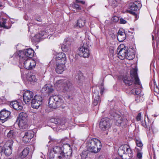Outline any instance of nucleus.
<instances>
[{
  "mask_svg": "<svg viewBox=\"0 0 159 159\" xmlns=\"http://www.w3.org/2000/svg\"><path fill=\"white\" fill-rule=\"evenodd\" d=\"M153 155H154V159H155V152H154V150H153Z\"/></svg>",
  "mask_w": 159,
  "mask_h": 159,
  "instance_id": "nucleus-57",
  "label": "nucleus"
},
{
  "mask_svg": "<svg viewBox=\"0 0 159 159\" xmlns=\"http://www.w3.org/2000/svg\"><path fill=\"white\" fill-rule=\"evenodd\" d=\"M35 19L37 21L39 22H41L42 20V19L40 17L38 18L37 17H36L35 18Z\"/></svg>",
  "mask_w": 159,
  "mask_h": 159,
  "instance_id": "nucleus-56",
  "label": "nucleus"
},
{
  "mask_svg": "<svg viewBox=\"0 0 159 159\" xmlns=\"http://www.w3.org/2000/svg\"><path fill=\"white\" fill-rule=\"evenodd\" d=\"M69 141V139L67 138H65L62 139L61 142L63 143L62 147H61L59 146V145H57L53 149H64L65 148L72 149V148L71 145L68 143Z\"/></svg>",
  "mask_w": 159,
  "mask_h": 159,
  "instance_id": "nucleus-13",
  "label": "nucleus"
},
{
  "mask_svg": "<svg viewBox=\"0 0 159 159\" xmlns=\"http://www.w3.org/2000/svg\"><path fill=\"white\" fill-rule=\"evenodd\" d=\"M110 120L107 118H103L101 120L99 126L102 130L105 131L109 129L110 127Z\"/></svg>",
  "mask_w": 159,
  "mask_h": 159,
  "instance_id": "nucleus-10",
  "label": "nucleus"
},
{
  "mask_svg": "<svg viewBox=\"0 0 159 159\" xmlns=\"http://www.w3.org/2000/svg\"><path fill=\"white\" fill-rule=\"evenodd\" d=\"M89 46L87 43L81 44L79 48V55L84 57H88L90 55Z\"/></svg>",
  "mask_w": 159,
  "mask_h": 159,
  "instance_id": "nucleus-5",
  "label": "nucleus"
},
{
  "mask_svg": "<svg viewBox=\"0 0 159 159\" xmlns=\"http://www.w3.org/2000/svg\"><path fill=\"white\" fill-rule=\"evenodd\" d=\"M4 7L3 3L0 1V8L1 9L3 8Z\"/></svg>",
  "mask_w": 159,
  "mask_h": 159,
  "instance_id": "nucleus-54",
  "label": "nucleus"
},
{
  "mask_svg": "<svg viewBox=\"0 0 159 159\" xmlns=\"http://www.w3.org/2000/svg\"><path fill=\"white\" fill-rule=\"evenodd\" d=\"M24 63V66L26 69L31 70L34 68L36 65V62L30 59H27Z\"/></svg>",
  "mask_w": 159,
  "mask_h": 159,
  "instance_id": "nucleus-11",
  "label": "nucleus"
},
{
  "mask_svg": "<svg viewBox=\"0 0 159 159\" xmlns=\"http://www.w3.org/2000/svg\"><path fill=\"white\" fill-rule=\"evenodd\" d=\"M18 125L19 128L21 129H27L28 127L27 124V120H18Z\"/></svg>",
  "mask_w": 159,
  "mask_h": 159,
  "instance_id": "nucleus-26",
  "label": "nucleus"
},
{
  "mask_svg": "<svg viewBox=\"0 0 159 159\" xmlns=\"http://www.w3.org/2000/svg\"><path fill=\"white\" fill-rule=\"evenodd\" d=\"M127 54L125 57L129 60L133 59L135 57L134 53H131L130 52H128V51Z\"/></svg>",
  "mask_w": 159,
  "mask_h": 159,
  "instance_id": "nucleus-36",
  "label": "nucleus"
},
{
  "mask_svg": "<svg viewBox=\"0 0 159 159\" xmlns=\"http://www.w3.org/2000/svg\"><path fill=\"white\" fill-rule=\"evenodd\" d=\"M64 84V87L63 89L64 92L70 91L72 88V84L69 80H65Z\"/></svg>",
  "mask_w": 159,
  "mask_h": 159,
  "instance_id": "nucleus-23",
  "label": "nucleus"
},
{
  "mask_svg": "<svg viewBox=\"0 0 159 159\" xmlns=\"http://www.w3.org/2000/svg\"><path fill=\"white\" fill-rule=\"evenodd\" d=\"M27 79L30 82H35L37 80L35 75L31 74L28 75Z\"/></svg>",
  "mask_w": 159,
  "mask_h": 159,
  "instance_id": "nucleus-33",
  "label": "nucleus"
},
{
  "mask_svg": "<svg viewBox=\"0 0 159 159\" xmlns=\"http://www.w3.org/2000/svg\"><path fill=\"white\" fill-rule=\"evenodd\" d=\"M85 23V19L84 18H82L78 20L77 25L80 28H81L84 25Z\"/></svg>",
  "mask_w": 159,
  "mask_h": 159,
  "instance_id": "nucleus-30",
  "label": "nucleus"
},
{
  "mask_svg": "<svg viewBox=\"0 0 159 159\" xmlns=\"http://www.w3.org/2000/svg\"><path fill=\"white\" fill-rule=\"evenodd\" d=\"M10 106L16 110H20L22 109L21 103L16 101L11 102L10 103Z\"/></svg>",
  "mask_w": 159,
  "mask_h": 159,
  "instance_id": "nucleus-22",
  "label": "nucleus"
},
{
  "mask_svg": "<svg viewBox=\"0 0 159 159\" xmlns=\"http://www.w3.org/2000/svg\"><path fill=\"white\" fill-rule=\"evenodd\" d=\"M128 51L125 48H121L119 47L117 49V52L119 58L121 60L123 59L126 56Z\"/></svg>",
  "mask_w": 159,
  "mask_h": 159,
  "instance_id": "nucleus-20",
  "label": "nucleus"
},
{
  "mask_svg": "<svg viewBox=\"0 0 159 159\" xmlns=\"http://www.w3.org/2000/svg\"><path fill=\"white\" fill-rule=\"evenodd\" d=\"M134 80L132 79V78H130L127 76H125L123 78V80L125 84L127 86H129L133 84V81Z\"/></svg>",
  "mask_w": 159,
  "mask_h": 159,
  "instance_id": "nucleus-27",
  "label": "nucleus"
},
{
  "mask_svg": "<svg viewBox=\"0 0 159 159\" xmlns=\"http://www.w3.org/2000/svg\"><path fill=\"white\" fill-rule=\"evenodd\" d=\"M34 50L31 48H29L20 52L18 55L20 58V62L22 60H25L28 57H32L34 55Z\"/></svg>",
  "mask_w": 159,
  "mask_h": 159,
  "instance_id": "nucleus-4",
  "label": "nucleus"
},
{
  "mask_svg": "<svg viewBox=\"0 0 159 159\" xmlns=\"http://www.w3.org/2000/svg\"><path fill=\"white\" fill-rule=\"evenodd\" d=\"M142 6V5L139 1H135L130 3L129 9L127 10V12L135 16L136 19L137 20L139 18L138 15L134 11H139Z\"/></svg>",
  "mask_w": 159,
  "mask_h": 159,
  "instance_id": "nucleus-2",
  "label": "nucleus"
},
{
  "mask_svg": "<svg viewBox=\"0 0 159 159\" xmlns=\"http://www.w3.org/2000/svg\"><path fill=\"white\" fill-rule=\"evenodd\" d=\"M136 144L137 146L141 148L143 146V144L142 142L139 140H137L136 141Z\"/></svg>",
  "mask_w": 159,
  "mask_h": 159,
  "instance_id": "nucleus-44",
  "label": "nucleus"
},
{
  "mask_svg": "<svg viewBox=\"0 0 159 159\" xmlns=\"http://www.w3.org/2000/svg\"><path fill=\"white\" fill-rule=\"evenodd\" d=\"M42 98L40 96L35 95L32 99L31 106L34 108L38 109L42 104Z\"/></svg>",
  "mask_w": 159,
  "mask_h": 159,
  "instance_id": "nucleus-7",
  "label": "nucleus"
},
{
  "mask_svg": "<svg viewBox=\"0 0 159 159\" xmlns=\"http://www.w3.org/2000/svg\"><path fill=\"white\" fill-rule=\"evenodd\" d=\"M93 97L94 99L93 104L94 106H96L100 102V100L99 99V97L98 95V91L97 90L95 92V90L94 91Z\"/></svg>",
  "mask_w": 159,
  "mask_h": 159,
  "instance_id": "nucleus-24",
  "label": "nucleus"
},
{
  "mask_svg": "<svg viewBox=\"0 0 159 159\" xmlns=\"http://www.w3.org/2000/svg\"><path fill=\"white\" fill-rule=\"evenodd\" d=\"M34 93L32 91L27 90L25 91L23 95V100L25 103L29 104L31 103V101L33 99Z\"/></svg>",
  "mask_w": 159,
  "mask_h": 159,
  "instance_id": "nucleus-9",
  "label": "nucleus"
},
{
  "mask_svg": "<svg viewBox=\"0 0 159 159\" xmlns=\"http://www.w3.org/2000/svg\"><path fill=\"white\" fill-rule=\"evenodd\" d=\"M60 153L62 157H64L66 159H70L72 156V150H65V151H62L61 150L60 151Z\"/></svg>",
  "mask_w": 159,
  "mask_h": 159,
  "instance_id": "nucleus-21",
  "label": "nucleus"
},
{
  "mask_svg": "<svg viewBox=\"0 0 159 159\" xmlns=\"http://www.w3.org/2000/svg\"><path fill=\"white\" fill-rule=\"evenodd\" d=\"M152 40H153L154 39V36L153 35H152Z\"/></svg>",
  "mask_w": 159,
  "mask_h": 159,
  "instance_id": "nucleus-59",
  "label": "nucleus"
},
{
  "mask_svg": "<svg viewBox=\"0 0 159 159\" xmlns=\"http://www.w3.org/2000/svg\"><path fill=\"white\" fill-rule=\"evenodd\" d=\"M27 114L22 112L19 114L18 120H27Z\"/></svg>",
  "mask_w": 159,
  "mask_h": 159,
  "instance_id": "nucleus-29",
  "label": "nucleus"
},
{
  "mask_svg": "<svg viewBox=\"0 0 159 159\" xmlns=\"http://www.w3.org/2000/svg\"><path fill=\"white\" fill-rule=\"evenodd\" d=\"M70 42L69 41V39H65L62 45L61 46V49L62 51L67 52L70 50Z\"/></svg>",
  "mask_w": 159,
  "mask_h": 159,
  "instance_id": "nucleus-18",
  "label": "nucleus"
},
{
  "mask_svg": "<svg viewBox=\"0 0 159 159\" xmlns=\"http://www.w3.org/2000/svg\"><path fill=\"white\" fill-rule=\"evenodd\" d=\"M118 41L120 42H122L126 38V34L125 30L123 29H120L117 34Z\"/></svg>",
  "mask_w": 159,
  "mask_h": 159,
  "instance_id": "nucleus-19",
  "label": "nucleus"
},
{
  "mask_svg": "<svg viewBox=\"0 0 159 159\" xmlns=\"http://www.w3.org/2000/svg\"><path fill=\"white\" fill-rule=\"evenodd\" d=\"M137 70L135 69H134L130 71V75L132 79L134 80V82L133 84L134 86H138V88H141V84L140 83L139 78L137 74Z\"/></svg>",
  "mask_w": 159,
  "mask_h": 159,
  "instance_id": "nucleus-8",
  "label": "nucleus"
},
{
  "mask_svg": "<svg viewBox=\"0 0 159 159\" xmlns=\"http://www.w3.org/2000/svg\"><path fill=\"white\" fill-rule=\"evenodd\" d=\"M55 123L56 124L60 125H63L65 123V122L63 121H61L60 120L58 119L55 122Z\"/></svg>",
  "mask_w": 159,
  "mask_h": 159,
  "instance_id": "nucleus-43",
  "label": "nucleus"
},
{
  "mask_svg": "<svg viewBox=\"0 0 159 159\" xmlns=\"http://www.w3.org/2000/svg\"><path fill=\"white\" fill-rule=\"evenodd\" d=\"M65 80H59L57 81L55 84V85L58 89L59 88V90L63 91V88L64 87V84Z\"/></svg>",
  "mask_w": 159,
  "mask_h": 159,
  "instance_id": "nucleus-25",
  "label": "nucleus"
},
{
  "mask_svg": "<svg viewBox=\"0 0 159 159\" xmlns=\"http://www.w3.org/2000/svg\"><path fill=\"white\" fill-rule=\"evenodd\" d=\"M29 153V150H23L20 154L22 158H24L25 157L28 155Z\"/></svg>",
  "mask_w": 159,
  "mask_h": 159,
  "instance_id": "nucleus-38",
  "label": "nucleus"
},
{
  "mask_svg": "<svg viewBox=\"0 0 159 159\" xmlns=\"http://www.w3.org/2000/svg\"><path fill=\"white\" fill-rule=\"evenodd\" d=\"M111 20L113 21L116 22L119 20V18L118 17L114 16L112 18Z\"/></svg>",
  "mask_w": 159,
  "mask_h": 159,
  "instance_id": "nucleus-45",
  "label": "nucleus"
},
{
  "mask_svg": "<svg viewBox=\"0 0 159 159\" xmlns=\"http://www.w3.org/2000/svg\"><path fill=\"white\" fill-rule=\"evenodd\" d=\"M120 148H122L123 149H129L130 147L128 145L125 144L123 146H121Z\"/></svg>",
  "mask_w": 159,
  "mask_h": 159,
  "instance_id": "nucleus-46",
  "label": "nucleus"
},
{
  "mask_svg": "<svg viewBox=\"0 0 159 159\" xmlns=\"http://www.w3.org/2000/svg\"><path fill=\"white\" fill-rule=\"evenodd\" d=\"M98 159H103L102 157H99Z\"/></svg>",
  "mask_w": 159,
  "mask_h": 159,
  "instance_id": "nucleus-61",
  "label": "nucleus"
},
{
  "mask_svg": "<svg viewBox=\"0 0 159 159\" xmlns=\"http://www.w3.org/2000/svg\"><path fill=\"white\" fill-rule=\"evenodd\" d=\"M59 99L57 96H54L51 97L49 99L48 104L51 108H55L56 105L59 102Z\"/></svg>",
  "mask_w": 159,
  "mask_h": 159,
  "instance_id": "nucleus-14",
  "label": "nucleus"
},
{
  "mask_svg": "<svg viewBox=\"0 0 159 159\" xmlns=\"http://www.w3.org/2000/svg\"><path fill=\"white\" fill-rule=\"evenodd\" d=\"M100 150H92L91 151V152L96 153H97Z\"/></svg>",
  "mask_w": 159,
  "mask_h": 159,
  "instance_id": "nucleus-53",
  "label": "nucleus"
},
{
  "mask_svg": "<svg viewBox=\"0 0 159 159\" xmlns=\"http://www.w3.org/2000/svg\"><path fill=\"white\" fill-rule=\"evenodd\" d=\"M141 112L139 113L137 115L136 119L138 121L140 120L141 119Z\"/></svg>",
  "mask_w": 159,
  "mask_h": 159,
  "instance_id": "nucleus-47",
  "label": "nucleus"
},
{
  "mask_svg": "<svg viewBox=\"0 0 159 159\" xmlns=\"http://www.w3.org/2000/svg\"><path fill=\"white\" fill-rule=\"evenodd\" d=\"M125 158L123 159H129L133 156V153L132 150H125Z\"/></svg>",
  "mask_w": 159,
  "mask_h": 159,
  "instance_id": "nucleus-28",
  "label": "nucleus"
},
{
  "mask_svg": "<svg viewBox=\"0 0 159 159\" xmlns=\"http://www.w3.org/2000/svg\"><path fill=\"white\" fill-rule=\"evenodd\" d=\"M134 88L131 90V93L134 95H136L135 101L137 102H142L144 100L143 95L141 94L140 88H138V86H134Z\"/></svg>",
  "mask_w": 159,
  "mask_h": 159,
  "instance_id": "nucleus-6",
  "label": "nucleus"
},
{
  "mask_svg": "<svg viewBox=\"0 0 159 159\" xmlns=\"http://www.w3.org/2000/svg\"><path fill=\"white\" fill-rule=\"evenodd\" d=\"M156 88H157V89H158V87H157V86H156Z\"/></svg>",
  "mask_w": 159,
  "mask_h": 159,
  "instance_id": "nucleus-64",
  "label": "nucleus"
},
{
  "mask_svg": "<svg viewBox=\"0 0 159 159\" xmlns=\"http://www.w3.org/2000/svg\"><path fill=\"white\" fill-rule=\"evenodd\" d=\"M73 7L74 8H76L78 11H79L81 10L79 5L77 3H74L73 5Z\"/></svg>",
  "mask_w": 159,
  "mask_h": 159,
  "instance_id": "nucleus-42",
  "label": "nucleus"
},
{
  "mask_svg": "<svg viewBox=\"0 0 159 159\" xmlns=\"http://www.w3.org/2000/svg\"><path fill=\"white\" fill-rule=\"evenodd\" d=\"M45 33H45L44 32H42L38 34L37 35H39V37L41 38L42 37L44 36V35H45Z\"/></svg>",
  "mask_w": 159,
  "mask_h": 159,
  "instance_id": "nucleus-49",
  "label": "nucleus"
},
{
  "mask_svg": "<svg viewBox=\"0 0 159 159\" xmlns=\"http://www.w3.org/2000/svg\"><path fill=\"white\" fill-rule=\"evenodd\" d=\"M76 2L77 3H80L82 4H84L85 2L83 1H80L78 0H76Z\"/></svg>",
  "mask_w": 159,
  "mask_h": 159,
  "instance_id": "nucleus-52",
  "label": "nucleus"
},
{
  "mask_svg": "<svg viewBox=\"0 0 159 159\" xmlns=\"http://www.w3.org/2000/svg\"><path fill=\"white\" fill-rule=\"evenodd\" d=\"M49 86L47 85H45L42 89V91L47 93H48V89Z\"/></svg>",
  "mask_w": 159,
  "mask_h": 159,
  "instance_id": "nucleus-41",
  "label": "nucleus"
},
{
  "mask_svg": "<svg viewBox=\"0 0 159 159\" xmlns=\"http://www.w3.org/2000/svg\"><path fill=\"white\" fill-rule=\"evenodd\" d=\"M104 90V87H102L101 88V89H100V93L101 94H102V93H103Z\"/></svg>",
  "mask_w": 159,
  "mask_h": 159,
  "instance_id": "nucleus-55",
  "label": "nucleus"
},
{
  "mask_svg": "<svg viewBox=\"0 0 159 159\" xmlns=\"http://www.w3.org/2000/svg\"><path fill=\"white\" fill-rule=\"evenodd\" d=\"M7 20L6 19H2L1 21L0 22V25L2 27H3L4 28L8 29L9 28V27L5 25Z\"/></svg>",
  "mask_w": 159,
  "mask_h": 159,
  "instance_id": "nucleus-37",
  "label": "nucleus"
},
{
  "mask_svg": "<svg viewBox=\"0 0 159 159\" xmlns=\"http://www.w3.org/2000/svg\"><path fill=\"white\" fill-rule=\"evenodd\" d=\"M13 143V141L12 140H10L8 141L4 145L5 147H7L10 148V149H12V145Z\"/></svg>",
  "mask_w": 159,
  "mask_h": 159,
  "instance_id": "nucleus-35",
  "label": "nucleus"
},
{
  "mask_svg": "<svg viewBox=\"0 0 159 159\" xmlns=\"http://www.w3.org/2000/svg\"><path fill=\"white\" fill-rule=\"evenodd\" d=\"M86 149H101V142L95 138L88 140L86 143Z\"/></svg>",
  "mask_w": 159,
  "mask_h": 159,
  "instance_id": "nucleus-3",
  "label": "nucleus"
},
{
  "mask_svg": "<svg viewBox=\"0 0 159 159\" xmlns=\"http://www.w3.org/2000/svg\"><path fill=\"white\" fill-rule=\"evenodd\" d=\"M53 90L52 87L49 86L48 89V93H52Z\"/></svg>",
  "mask_w": 159,
  "mask_h": 159,
  "instance_id": "nucleus-51",
  "label": "nucleus"
},
{
  "mask_svg": "<svg viewBox=\"0 0 159 159\" xmlns=\"http://www.w3.org/2000/svg\"><path fill=\"white\" fill-rule=\"evenodd\" d=\"M114 119L116 120V124L118 126L122 125H125L127 124V120L125 118L123 119L121 116L119 115L116 114L114 116Z\"/></svg>",
  "mask_w": 159,
  "mask_h": 159,
  "instance_id": "nucleus-16",
  "label": "nucleus"
},
{
  "mask_svg": "<svg viewBox=\"0 0 159 159\" xmlns=\"http://www.w3.org/2000/svg\"><path fill=\"white\" fill-rule=\"evenodd\" d=\"M48 155L50 159H61L62 157L60 153V151L57 152L55 150H50L48 151Z\"/></svg>",
  "mask_w": 159,
  "mask_h": 159,
  "instance_id": "nucleus-15",
  "label": "nucleus"
},
{
  "mask_svg": "<svg viewBox=\"0 0 159 159\" xmlns=\"http://www.w3.org/2000/svg\"><path fill=\"white\" fill-rule=\"evenodd\" d=\"M137 157L139 159H141L142 157V153L138 152L137 154Z\"/></svg>",
  "mask_w": 159,
  "mask_h": 159,
  "instance_id": "nucleus-48",
  "label": "nucleus"
},
{
  "mask_svg": "<svg viewBox=\"0 0 159 159\" xmlns=\"http://www.w3.org/2000/svg\"><path fill=\"white\" fill-rule=\"evenodd\" d=\"M16 132L14 130H11L9 131L7 134V137L9 138L14 139L16 135Z\"/></svg>",
  "mask_w": 159,
  "mask_h": 159,
  "instance_id": "nucleus-31",
  "label": "nucleus"
},
{
  "mask_svg": "<svg viewBox=\"0 0 159 159\" xmlns=\"http://www.w3.org/2000/svg\"><path fill=\"white\" fill-rule=\"evenodd\" d=\"M34 134L32 131H29L25 132L23 137V141L25 143H29L34 137Z\"/></svg>",
  "mask_w": 159,
  "mask_h": 159,
  "instance_id": "nucleus-17",
  "label": "nucleus"
},
{
  "mask_svg": "<svg viewBox=\"0 0 159 159\" xmlns=\"http://www.w3.org/2000/svg\"><path fill=\"white\" fill-rule=\"evenodd\" d=\"M143 126L145 127V128H147L148 127V126L147 125H146V124H145V125H143Z\"/></svg>",
  "mask_w": 159,
  "mask_h": 159,
  "instance_id": "nucleus-58",
  "label": "nucleus"
},
{
  "mask_svg": "<svg viewBox=\"0 0 159 159\" xmlns=\"http://www.w3.org/2000/svg\"><path fill=\"white\" fill-rule=\"evenodd\" d=\"M120 21L121 24H125L126 23V21L122 18L120 19Z\"/></svg>",
  "mask_w": 159,
  "mask_h": 159,
  "instance_id": "nucleus-50",
  "label": "nucleus"
},
{
  "mask_svg": "<svg viewBox=\"0 0 159 159\" xmlns=\"http://www.w3.org/2000/svg\"><path fill=\"white\" fill-rule=\"evenodd\" d=\"M10 111L3 109L0 112V120L2 123L7 121L9 118V116L10 114Z\"/></svg>",
  "mask_w": 159,
  "mask_h": 159,
  "instance_id": "nucleus-12",
  "label": "nucleus"
},
{
  "mask_svg": "<svg viewBox=\"0 0 159 159\" xmlns=\"http://www.w3.org/2000/svg\"><path fill=\"white\" fill-rule=\"evenodd\" d=\"M89 150H84L81 154V157L82 159H85L89 153Z\"/></svg>",
  "mask_w": 159,
  "mask_h": 159,
  "instance_id": "nucleus-34",
  "label": "nucleus"
},
{
  "mask_svg": "<svg viewBox=\"0 0 159 159\" xmlns=\"http://www.w3.org/2000/svg\"><path fill=\"white\" fill-rule=\"evenodd\" d=\"M125 150H118V153L119 155L122 158L124 157H125Z\"/></svg>",
  "mask_w": 159,
  "mask_h": 159,
  "instance_id": "nucleus-39",
  "label": "nucleus"
},
{
  "mask_svg": "<svg viewBox=\"0 0 159 159\" xmlns=\"http://www.w3.org/2000/svg\"><path fill=\"white\" fill-rule=\"evenodd\" d=\"M76 78L77 80V82L80 83L84 79V77L82 74L80 72H79L77 73Z\"/></svg>",
  "mask_w": 159,
  "mask_h": 159,
  "instance_id": "nucleus-32",
  "label": "nucleus"
},
{
  "mask_svg": "<svg viewBox=\"0 0 159 159\" xmlns=\"http://www.w3.org/2000/svg\"><path fill=\"white\" fill-rule=\"evenodd\" d=\"M149 154H150V156L151 157V154H150V152H149Z\"/></svg>",
  "mask_w": 159,
  "mask_h": 159,
  "instance_id": "nucleus-63",
  "label": "nucleus"
},
{
  "mask_svg": "<svg viewBox=\"0 0 159 159\" xmlns=\"http://www.w3.org/2000/svg\"><path fill=\"white\" fill-rule=\"evenodd\" d=\"M53 140H54V139H52H52L50 138V141H53Z\"/></svg>",
  "mask_w": 159,
  "mask_h": 159,
  "instance_id": "nucleus-60",
  "label": "nucleus"
},
{
  "mask_svg": "<svg viewBox=\"0 0 159 159\" xmlns=\"http://www.w3.org/2000/svg\"><path fill=\"white\" fill-rule=\"evenodd\" d=\"M115 159H119V158H118L116 157V158Z\"/></svg>",
  "mask_w": 159,
  "mask_h": 159,
  "instance_id": "nucleus-62",
  "label": "nucleus"
},
{
  "mask_svg": "<svg viewBox=\"0 0 159 159\" xmlns=\"http://www.w3.org/2000/svg\"><path fill=\"white\" fill-rule=\"evenodd\" d=\"M66 58L65 54L61 52L54 56L53 59L50 62V65H56V71L59 74L62 73L66 69L65 64Z\"/></svg>",
  "mask_w": 159,
  "mask_h": 159,
  "instance_id": "nucleus-1",
  "label": "nucleus"
},
{
  "mask_svg": "<svg viewBox=\"0 0 159 159\" xmlns=\"http://www.w3.org/2000/svg\"><path fill=\"white\" fill-rule=\"evenodd\" d=\"M4 153L6 156H8L12 153V150H4Z\"/></svg>",
  "mask_w": 159,
  "mask_h": 159,
  "instance_id": "nucleus-40",
  "label": "nucleus"
}]
</instances>
